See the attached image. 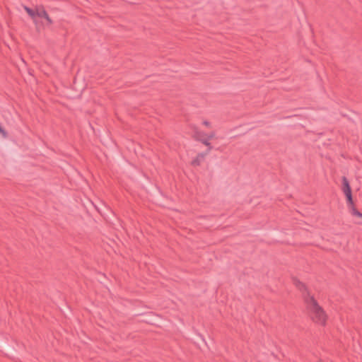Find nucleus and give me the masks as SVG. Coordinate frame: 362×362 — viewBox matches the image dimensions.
I'll use <instances>...</instances> for the list:
<instances>
[{"label":"nucleus","mask_w":362,"mask_h":362,"mask_svg":"<svg viewBox=\"0 0 362 362\" xmlns=\"http://www.w3.org/2000/svg\"><path fill=\"white\" fill-rule=\"evenodd\" d=\"M303 297L313 321L317 324L324 325L327 318L324 310L317 304L313 296H310L308 292L306 291Z\"/></svg>","instance_id":"f257e3e1"},{"label":"nucleus","mask_w":362,"mask_h":362,"mask_svg":"<svg viewBox=\"0 0 362 362\" xmlns=\"http://www.w3.org/2000/svg\"><path fill=\"white\" fill-rule=\"evenodd\" d=\"M35 23L37 26L41 24L43 26L50 25L52 21L42 7L36 8V21Z\"/></svg>","instance_id":"f03ea898"},{"label":"nucleus","mask_w":362,"mask_h":362,"mask_svg":"<svg viewBox=\"0 0 362 362\" xmlns=\"http://www.w3.org/2000/svg\"><path fill=\"white\" fill-rule=\"evenodd\" d=\"M341 189L345 195L351 193V189L349 182L345 177H343V178H342Z\"/></svg>","instance_id":"7ed1b4c3"},{"label":"nucleus","mask_w":362,"mask_h":362,"mask_svg":"<svg viewBox=\"0 0 362 362\" xmlns=\"http://www.w3.org/2000/svg\"><path fill=\"white\" fill-rule=\"evenodd\" d=\"M25 10L26 11V12L28 13V14L32 18V19L33 20V21H36V9L35 10H33L27 6H25Z\"/></svg>","instance_id":"20e7f679"},{"label":"nucleus","mask_w":362,"mask_h":362,"mask_svg":"<svg viewBox=\"0 0 362 362\" xmlns=\"http://www.w3.org/2000/svg\"><path fill=\"white\" fill-rule=\"evenodd\" d=\"M293 283L294 284L296 285V286L300 291H306V287L302 283L300 282L299 280H297V279H294L293 280Z\"/></svg>","instance_id":"39448f33"},{"label":"nucleus","mask_w":362,"mask_h":362,"mask_svg":"<svg viewBox=\"0 0 362 362\" xmlns=\"http://www.w3.org/2000/svg\"><path fill=\"white\" fill-rule=\"evenodd\" d=\"M350 212L351 214L354 216H356L358 218H362V213H361L360 211H358L354 206H352V209H350Z\"/></svg>","instance_id":"423d86ee"},{"label":"nucleus","mask_w":362,"mask_h":362,"mask_svg":"<svg viewBox=\"0 0 362 362\" xmlns=\"http://www.w3.org/2000/svg\"><path fill=\"white\" fill-rule=\"evenodd\" d=\"M345 196L346 197L349 209H352V206H354V202H353V199H352V194H351V193L349 194H346Z\"/></svg>","instance_id":"0eeeda50"},{"label":"nucleus","mask_w":362,"mask_h":362,"mask_svg":"<svg viewBox=\"0 0 362 362\" xmlns=\"http://www.w3.org/2000/svg\"><path fill=\"white\" fill-rule=\"evenodd\" d=\"M203 124L206 127H210V122L208 121H204Z\"/></svg>","instance_id":"6e6552de"},{"label":"nucleus","mask_w":362,"mask_h":362,"mask_svg":"<svg viewBox=\"0 0 362 362\" xmlns=\"http://www.w3.org/2000/svg\"><path fill=\"white\" fill-rule=\"evenodd\" d=\"M204 143L206 146H209V143L208 141H204Z\"/></svg>","instance_id":"1a4fd4ad"},{"label":"nucleus","mask_w":362,"mask_h":362,"mask_svg":"<svg viewBox=\"0 0 362 362\" xmlns=\"http://www.w3.org/2000/svg\"><path fill=\"white\" fill-rule=\"evenodd\" d=\"M214 134H210L209 138H212V137H214Z\"/></svg>","instance_id":"9d476101"}]
</instances>
